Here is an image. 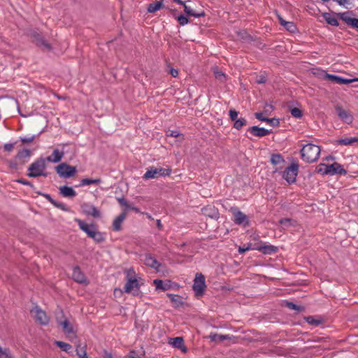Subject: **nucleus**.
I'll use <instances>...</instances> for the list:
<instances>
[{
	"mask_svg": "<svg viewBox=\"0 0 358 358\" xmlns=\"http://www.w3.org/2000/svg\"><path fill=\"white\" fill-rule=\"evenodd\" d=\"M336 111L339 118L347 124H351L353 121V116L348 111L344 110L341 106L336 107Z\"/></svg>",
	"mask_w": 358,
	"mask_h": 358,
	"instance_id": "nucleus-15",
	"label": "nucleus"
},
{
	"mask_svg": "<svg viewBox=\"0 0 358 358\" xmlns=\"http://www.w3.org/2000/svg\"><path fill=\"white\" fill-rule=\"evenodd\" d=\"M305 320L309 324H311V325H313L315 327L320 325L322 322V320L321 319H316L313 316H308V317H305Z\"/></svg>",
	"mask_w": 358,
	"mask_h": 358,
	"instance_id": "nucleus-37",
	"label": "nucleus"
},
{
	"mask_svg": "<svg viewBox=\"0 0 358 358\" xmlns=\"http://www.w3.org/2000/svg\"><path fill=\"white\" fill-rule=\"evenodd\" d=\"M327 166L325 164H320L317 169V172L322 175H329V170Z\"/></svg>",
	"mask_w": 358,
	"mask_h": 358,
	"instance_id": "nucleus-40",
	"label": "nucleus"
},
{
	"mask_svg": "<svg viewBox=\"0 0 358 358\" xmlns=\"http://www.w3.org/2000/svg\"><path fill=\"white\" fill-rule=\"evenodd\" d=\"M52 204L54 206H55V207H57V208H59V209H61L62 210H64V211L67 210L66 206L64 203H62V202H59V201H57L54 200L53 202L52 203Z\"/></svg>",
	"mask_w": 358,
	"mask_h": 358,
	"instance_id": "nucleus-46",
	"label": "nucleus"
},
{
	"mask_svg": "<svg viewBox=\"0 0 358 358\" xmlns=\"http://www.w3.org/2000/svg\"><path fill=\"white\" fill-rule=\"evenodd\" d=\"M230 211L233 214V221L236 224L248 227L250 224L249 217L237 207H231Z\"/></svg>",
	"mask_w": 358,
	"mask_h": 358,
	"instance_id": "nucleus-6",
	"label": "nucleus"
},
{
	"mask_svg": "<svg viewBox=\"0 0 358 358\" xmlns=\"http://www.w3.org/2000/svg\"><path fill=\"white\" fill-rule=\"evenodd\" d=\"M290 113L293 117H296V118H300L303 115L301 110H300L298 108H292L290 110Z\"/></svg>",
	"mask_w": 358,
	"mask_h": 358,
	"instance_id": "nucleus-42",
	"label": "nucleus"
},
{
	"mask_svg": "<svg viewBox=\"0 0 358 358\" xmlns=\"http://www.w3.org/2000/svg\"><path fill=\"white\" fill-rule=\"evenodd\" d=\"M287 306L292 310H299L300 307H299L297 305L294 304L292 302H287Z\"/></svg>",
	"mask_w": 358,
	"mask_h": 358,
	"instance_id": "nucleus-54",
	"label": "nucleus"
},
{
	"mask_svg": "<svg viewBox=\"0 0 358 358\" xmlns=\"http://www.w3.org/2000/svg\"><path fill=\"white\" fill-rule=\"evenodd\" d=\"M163 6V0L155 1L148 6L147 10L148 13H153L162 8Z\"/></svg>",
	"mask_w": 358,
	"mask_h": 358,
	"instance_id": "nucleus-27",
	"label": "nucleus"
},
{
	"mask_svg": "<svg viewBox=\"0 0 358 358\" xmlns=\"http://www.w3.org/2000/svg\"><path fill=\"white\" fill-rule=\"evenodd\" d=\"M90 238H92L96 243H100L105 241V236L103 233L100 232L97 230L93 231L92 234H90Z\"/></svg>",
	"mask_w": 358,
	"mask_h": 358,
	"instance_id": "nucleus-30",
	"label": "nucleus"
},
{
	"mask_svg": "<svg viewBox=\"0 0 358 358\" xmlns=\"http://www.w3.org/2000/svg\"><path fill=\"white\" fill-rule=\"evenodd\" d=\"M255 116L257 119H258L260 121H264V120H267V117H264L263 116V114L262 113H255Z\"/></svg>",
	"mask_w": 358,
	"mask_h": 358,
	"instance_id": "nucleus-53",
	"label": "nucleus"
},
{
	"mask_svg": "<svg viewBox=\"0 0 358 358\" xmlns=\"http://www.w3.org/2000/svg\"><path fill=\"white\" fill-rule=\"evenodd\" d=\"M324 79L330 80L331 82L340 84V85H348L355 81H358V78L354 79H348L344 78L336 75L329 74L327 73H324Z\"/></svg>",
	"mask_w": 358,
	"mask_h": 358,
	"instance_id": "nucleus-11",
	"label": "nucleus"
},
{
	"mask_svg": "<svg viewBox=\"0 0 358 358\" xmlns=\"http://www.w3.org/2000/svg\"><path fill=\"white\" fill-rule=\"evenodd\" d=\"M248 131L254 136L263 137L272 133V130H268L263 127L252 126L248 129Z\"/></svg>",
	"mask_w": 358,
	"mask_h": 358,
	"instance_id": "nucleus-17",
	"label": "nucleus"
},
{
	"mask_svg": "<svg viewBox=\"0 0 358 358\" xmlns=\"http://www.w3.org/2000/svg\"><path fill=\"white\" fill-rule=\"evenodd\" d=\"M358 143V137H346L336 141V143L341 145H351Z\"/></svg>",
	"mask_w": 358,
	"mask_h": 358,
	"instance_id": "nucleus-28",
	"label": "nucleus"
},
{
	"mask_svg": "<svg viewBox=\"0 0 358 358\" xmlns=\"http://www.w3.org/2000/svg\"><path fill=\"white\" fill-rule=\"evenodd\" d=\"M31 313L34 315V318L36 322L42 325H47L49 322V317L46 313L39 306H36L31 310Z\"/></svg>",
	"mask_w": 358,
	"mask_h": 358,
	"instance_id": "nucleus-9",
	"label": "nucleus"
},
{
	"mask_svg": "<svg viewBox=\"0 0 358 358\" xmlns=\"http://www.w3.org/2000/svg\"><path fill=\"white\" fill-rule=\"evenodd\" d=\"M83 213L87 215H91L93 217H100L101 212L94 206L85 203L81 206Z\"/></svg>",
	"mask_w": 358,
	"mask_h": 358,
	"instance_id": "nucleus-13",
	"label": "nucleus"
},
{
	"mask_svg": "<svg viewBox=\"0 0 358 358\" xmlns=\"http://www.w3.org/2000/svg\"><path fill=\"white\" fill-rule=\"evenodd\" d=\"M279 21L281 25H284V22H286L284 19H282L281 17H279Z\"/></svg>",
	"mask_w": 358,
	"mask_h": 358,
	"instance_id": "nucleus-64",
	"label": "nucleus"
},
{
	"mask_svg": "<svg viewBox=\"0 0 358 358\" xmlns=\"http://www.w3.org/2000/svg\"><path fill=\"white\" fill-rule=\"evenodd\" d=\"M291 219H289V218H283V219H281L279 222L280 224L283 225V226H286V227H288L290 225V222H291Z\"/></svg>",
	"mask_w": 358,
	"mask_h": 358,
	"instance_id": "nucleus-50",
	"label": "nucleus"
},
{
	"mask_svg": "<svg viewBox=\"0 0 358 358\" xmlns=\"http://www.w3.org/2000/svg\"><path fill=\"white\" fill-rule=\"evenodd\" d=\"M341 19L343 20L347 24L350 25L354 28L358 29V18H352L348 16V13H343L339 14Z\"/></svg>",
	"mask_w": 358,
	"mask_h": 358,
	"instance_id": "nucleus-22",
	"label": "nucleus"
},
{
	"mask_svg": "<svg viewBox=\"0 0 358 358\" xmlns=\"http://www.w3.org/2000/svg\"><path fill=\"white\" fill-rule=\"evenodd\" d=\"M271 162L273 165H278L285 162V160L281 155L273 154L271 157Z\"/></svg>",
	"mask_w": 358,
	"mask_h": 358,
	"instance_id": "nucleus-33",
	"label": "nucleus"
},
{
	"mask_svg": "<svg viewBox=\"0 0 358 358\" xmlns=\"http://www.w3.org/2000/svg\"><path fill=\"white\" fill-rule=\"evenodd\" d=\"M265 255H271L278 252V248L272 245L263 244L256 248Z\"/></svg>",
	"mask_w": 358,
	"mask_h": 358,
	"instance_id": "nucleus-24",
	"label": "nucleus"
},
{
	"mask_svg": "<svg viewBox=\"0 0 358 358\" xmlns=\"http://www.w3.org/2000/svg\"><path fill=\"white\" fill-rule=\"evenodd\" d=\"M38 194L42 195L43 197H45L50 203H52L54 199L52 198V196L48 194H42L41 192H38Z\"/></svg>",
	"mask_w": 358,
	"mask_h": 358,
	"instance_id": "nucleus-55",
	"label": "nucleus"
},
{
	"mask_svg": "<svg viewBox=\"0 0 358 358\" xmlns=\"http://www.w3.org/2000/svg\"><path fill=\"white\" fill-rule=\"evenodd\" d=\"M327 166L328 169L329 170V176H333L335 174L345 175L347 173L346 170L344 169L342 166L337 162H334V164L328 165Z\"/></svg>",
	"mask_w": 358,
	"mask_h": 358,
	"instance_id": "nucleus-18",
	"label": "nucleus"
},
{
	"mask_svg": "<svg viewBox=\"0 0 358 358\" xmlns=\"http://www.w3.org/2000/svg\"><path fill=\"white\" fill-rule=\"evenodd\" d=\"M103 358H114L112 353L107 350H103Z\"/></svg>",
	"mask_w": 358,
	"mask_h": 358,
	"instance_id": "nucleus-57",
	"label": "nucleus"
},
{
	"mask_svg": "<svg viewBox=\"0 0 358 358\" xmlns=\"http://www.w3.org/2000/svg\"><path fill=\"white\" fill-rule=\"evenodd\" d=\"M75 222L78 223L80 229L87 234L88 237H90V234L96 229V226L95 224H88L85 221L78 218L75 219Z\"/></svg>",
	"mask_w": 358,
	"mask_h": 358,
	"instance_id": "nucleus-16",
	"label": "nucleus"
},
{
	"mask_svg": "<svg viewBox=\"0 0 358 358\" xmlns=\"http://www.w3.org/2000/svg\"><path fill=\"white\" fill-rule=\"evenodd\" d=\"M31 155V151L28 149H23L18 152L15 158L17 159H24L29 157Z\"/></svg>",
	"mask_w": 358,
	"mask_h": 358,
	"instance_id": "nucleus-36",
	"label": "nucleus"
},
{
	"mask_svg": "<svg viewBox=\"0 0 358 358\" xmlns=\"http://www.w3.org/2000/svg\"><path fill=\"white\" fill-rule=\"evenodd\" d=\"M59 190V194L64 197L73 198L76 196V191L71 187L66 185L61 186Z\"/></svg>",
	"mask_w": 358,
	"mask_h": 358,
	"instance_id": "nucleus-21",
	"label": "nucleus"
},
{
	"mask_svg": "<svg viewBox=\"0 0 358 358\" xmlns=\"http://www.w3.org/2000/svg\"><path fill=\"white\" fill-rule=\"evenodd\" d=\"M229 117H230L231 120L233 121L234 122H235V121H236V120L239 119V118H238V112H237L236 110H235L234 109L229 110Z\"/></svg>",
	"mask_w": 358,
	"mask_h": 358,
	"instance_id": "nucleus-43",
	"label": "nucleus"
},
{
	"mask_svg": "<svg viewBox=\"0 0 358 358\" xmlns=\"http://www.w3.org/2000/svg\"><path fill=\"white\" fill-rule=\"evenodd\" d=\"M62 317H64V319L62 320L61 318L57 317V322L58 324L62 327V330L65 334H66L68 336L73 334L74 331H73V325L70 323V322L69 321V320L67 318H65L64 317L62 312Z\"/></svg>",
	"mask_w": 358,
	"mask_h": 358,
	"instance_id": "nucleus-12",
	"label": "nucleus"
},
{
	"mask_svg": "<svg viewBox=\"0 0 358 358\" xmlns=\"http://www.w3.org/2000/svg\"><path fill=\"white\" fill-rule=\"evenodd\" d=\"M117 201L120 203V205L129 208L128 203L124 198H118Z\"/></svg>",
	"mask_w": 358,
	"mask_h": 358,
	"instance_id": "nucleus-52",
	"label": "nucleus"
},
{
	"mask_svg": "<svg viewBox=\"0 0 358 358\" xmlns=\"http://www.w3.org/2000/svg\"><path fill=\"white\" fill-rule=\"evenodd\" d=\"M0 358H13L8 349H2L0 351Z\"/></svg>",
	"mask_w": 358,
	"mask_h": 358,
	"instance_id": "nucleus-44",
	"label": "nucleus"
},
{
	"mask_svg": "<svg viewBox=\"0 0 358 358\" xmlns=\"http://www.w3.org/2000/svg\"><path fill=\"white\" fill-rule=\"evenodd\" d=\"M206 288V285L205 276L201 273H196L192 286L195 295L197 297L203 296Z\"/></svg>",
	"mask_w": 358,
	"mask_h": 358,
	"instance_id": "nucleus-4",
	"label": "nucleus"
},
{
	"mask_svg": "<svg viewBox=\"0 0 358 358\" xmlns=\"http://www.w3.org/2000/svg\"><path fill=\"white\" fill-rule=\"evenodd\" d=\"M134 274L135 272L132 268L127 271V282L124 287V292L126 293L133 292V295L136 296L139 292L140 285L137 279L133 278Z\"/></svg>",
	"mask_w": 358,
	"mask_h": 358,
	"instance_id": "nucleus-3",
	"label": "nucleus"
},
{
	"mask_svg": "<svg viewBox=\"0 0 358 358\" xmlns=\"http://www.w3.org/2000/svg\"><path fill=\"white\" fill-rule=\"evenodd\" d=\"M55 345L59 347L62 351H64L66 352H70V350L72 348V346L67 343H64L63 341H55Z\"/></svg>",
	"mask_w": 358,
	"mask_h": 358,
	"instance_id": "nucleus-34",
	"label": "nucleus"
},
{
	"mask_svg": "<svg viewBox=\"0 0 358 358\" xmlns=\"http://www.w3.org/2000/svg\"><path fill=\"white\" fill-rule=\"evenodd\" d=\"M170 73H171V75L173 77L176 78V77H177V76H178V70H177V69H171L170 70Z\"/></svg>",
	"mask_w": 358,
	"mask_h": 358,
	"instance_id": "nucleus-60",
	"label": "nucleus"
},
{
	"mask_svg": "<svg viewBox=\"0 0 358 358\" xmlns=\"http://www.w3.org/2000/svg\"><path fill=\"white\" fill-rule=\"evenodd\" d=\"M157 227L159 229H162V222L160 221V220H157Z\"/></svg>",
	"mask_w": 358,
	"mask_h": 358,
	"instance_id": "nucleus-62",
	"label": "nucleus"
},
{
	"mask_svg": "<svg viewBox=\"0 0 358 358\" xmlns=\"http://www.w3.org/2000/svg\"><path fill=\"white\" fill-rule=\"evenodd\" d=\"M168 296L171 299L172 301H176V297H178V296L173 294H168Z\"/></svg>",
	"mask_w": 358,
	"mask_h": 358,
	"instance_id": "nucleus-63",
	"label": "nucleus"
},
{
	"mask_svg": "<svg viewBox=\"0 0 358 358\" xmlns=\"http://www.w3.org/2000/svg\"><path fill=\"white\" fill-rule=\"evenodd\" d=\"M170 280L164 282L163 280L159 279H156L153 282L157 289H162L163 291H166L170 287Z\"/></svg>",
	"mask_w": 358,
	"mask_h": 358,
	"instance_id": "nucleus-29",
	"label": "nucleus"
},
{
	"mask_svg": "<svg viewBox=\"0 0 358 358\" xmlns=\"http://www.w3.org/2000/svg\"><path fill=\"white\" fill-rule=\"evenodd\" d=\"M170 343L178 349L181 350L183 352H187V348L184 345V340L182 337H176L171 339Z\"/></svg>",
	"mask_w": 358,
	"mask_h": 358,
	"instance_id": "nucleus-25",
	"label": "nucleus"
},
{
	"mask_svg": "<svg viewBox=\"0 0 358 358\" xmlns=\"http://www.w3.org/2000/svg\"><path fill=\"white\" fill-rule=\"evenodd\" d=\"M321 148L320 146L308 143L301 150V159L308 163H313L317 161L320 157Z\"/></svg>",
	"mask_w": 358,
	"mask_h": 358,
	"instance_id": "nucleus-1",
	"label": "nucleus"
},
{
	"mask_svg": "<svg viewBox=\"0 0 358 358\" xmlns=\"http://www.w3.org/2000/svg\"><path fill=\"white\" fill-rule=\"evenodd\" d=\"M34 138H35L34 136H31L29 137H21L20 141L23 143H31L34 140Z\"/></svg>",
	"mask_w": 358,
	"mask_h": 358,
	"instance_id": "nucleus-49",
	"label": "nucleus"
},
{
	"mask_svg": "<svg viewBox=\"0 0 358 358\" xmlns=\"http://www.w3.org/2000/svg\"><path fill=\"white\" fill-rule=\"evenodd\" d=\"M184 7V11L188 16H193L195 17H204L206 13L203 10L200 12L194 10L191 6H187L184 2V4H182Z\"/></svg>",
	"mask_w": 358,
	"mask_h": 358,
	"instance_id": "nucleus-23",
	"label": "nucleus"
},
{
	"mask_svg": "<svg viewBox=\"0 0 358 358\" xmlns=\"http://www.w3.org/2000/svg\"><path fill=\"white\" fill-rule=\"evenodd\" d=\"M64 155V152L63 151L55 149L53 150L52 153L45 159L50 162L57 163L62 160Z\"/></svg>",
	"mask_w": 358,
	"mask_h": 358,
	"instance_id": "nucleus-20",
	"label": "nucleus"
},
{
	"mask_svg": "<svg viewBox=\"0 0 358 358\" xmlns=\"http://www.w3.org/2000/svg\"><path fill=\"white\" fill-rule=\"evenodd\" d=\"M264 122H266L269 123L273 127H277L279 125L280 122L278 119L276 118H268L267 120H264Z\"/></svg>",
	"mask_w": 358,
	"mask_h": 358,
	"instance_id": "nucleus-47",
	"label": "nucleus"
},
{
	"mask_svg": "<svg viewBox=\"0 0 358 358\" xmlns=\"http://www.w3.org/2000/svg\"><path fill=\"white\" fill-rule=\"evenodd\" d=\"M214 75L216 79L221 82H224L226 80V75L221 71L218 69L217 67L214 69Z\"/></svg>",
	"mask_w": 358,
	"mask_h": 358,
	"instance_id": "nucleus-39",
	"label": "nucleus"
},
{
	"mask_svg": "<svg viewBox=\"0 0 358 358\" xmlns=\"http://www.w3.org/2000/svg\"><path fill=\"white\" fill-rule=\"evenodd\" d=\"M171 173V169H164V168H155L150 167L148 171L145 173L143 176L144 180H148L152 178H157L160 176H169Z\"/></svg>",
	"mask_w": 358,
	"mask_h": 358,
	"instance_id": "nucleus-5",
	"label": "nucleus"
},
{
	"mask_svg": "<svg viewBox=\"0 0 358 358\" xmlns=\"http://www.w3.org/2000/svg\"><path fill=\"white\" fill-rule=\"evenodd\" d=\"M180 133L178 131H170L169 133L167 134L168 136L178 137L179 136Z\"/></svg>",
	"mask_w": 358,
	"mask_h": 358,
	"instance_id": "nucleus-58",
	"label": "nucleus"
},
{
	"mask_svg": "<svg viewBox=\"0 0 358 358\" xmlns=\"http://www.w3.org/2000/svg\"><path fill=\"white\" fill-rule=\"evenodd\" d=\"M129 358H141L138 356L137 352L135 350H131L128 355Z\"/></svg>",
	"mask_w": 358,
	"mask_h": 358,
	"instance_id": "nucleus-56",
	"label": "nucleus"
},
{
	"mask_svg": "<svg viewBox=\"0 0 358 358\" xmlns=\"http://www.w3.org/2000/svg\"><path fill=\"white\" fill-rule=\"evenodd\" d=\"M247 124V120L245 118L241 117L238 120H236L234 123V128L237 130H240L243 127Z\"/></svg>",
	"mask_w": 358,
	"mask_h": 358,
	"instance_id": "nucleus-38",
	"label": "nucleus"
},
{
	"mask_svg": "<svg viewBox=\"0 0 358 358\" xmlns=\"http://www.w3.org/2000/svg\"><path fill=\"white\" fill-rule=\"evenodd\" d=\"M177 20L179 22V24L181 25V26H184L187 24H188L189 22V20L187 17H185V15H179L178 17H177Z\"/></svg>",
	"mask_w": 358,
	"mask_h": 358,
	"instance_id": "nucleus-45",
	"label": "nucleus"
},
{
	"mask_svg": "<svg viewBox=\"0 0 358 358\" xmlns=\"http://www.w3.org/2000/svg\"><path fill=\"white\" fill-rule=\"evenodd\" d=\"M250 250V248L249 247H247V248H239L238 249V252L242 254V253H244L245 252L248 251Z\"/></svg>",
	"mask_w": 358,
	"mask_h": 358,
	"instance_id": "nucleus-61",
	"label": "nucleus"
},
{
	"mask_svg": "<svg viewBox=\"0 0 358 358\" xmlns=\"http://www.w3.org/2000/svg\"><path fill=\"white\" fill-rule=\"evenodd\" d=\"M16 181L18 183H20V184H22V185H28L30 187H31L32 189L35 188V186L31 182H29V181H28V180H27L25 179L20 178V179L17 180Z\"/></svg>",
	"mask_w": 358,
	"mask_h": 358,
	"instance_id": "nucleus-48",
	"label": "nucleus"
},
{
	"mask_svg": "<svg viewBox=\"0 0 358 358\" xmlns=\"http://www.w3.org/2000/svg\"><path fill=\"white\" fill-rule=\"evenodd\" d=\"M30 36L33 39V41L38 47H43L46 50H50L52 49L51 45L48 43L43 37V36L36 31H31Z\"/></svg>",
	"mask_w": 358,
	"mask_h": 358,
	"instance_id": "nucleus-10",
	"label": "nucleus"
},
{
	"mask_svg": "<svg viewBox=\"0 0 358 358\" xmlns=\"http://www.w3.org/2000/svg\"><path fill=\"white\" fill-rule=\"evenodd\" d=\"M334 1L336 2L340 6H345V4H348L350 0H333Z\"/></svg>",
	"mask_w": 358,
	"mask_h": 358,
	"instance_id": "nucleus-59",
	"label": "nucleus"
},
{
	"mask_svg": "<svg viewBox=\"0 0 358 358\" xmlns=\"http://www.w3.org/2000/svg\"><path fill=\"white\" fill-rule=\"evenodd\" d=\"M101 182V180L100 178L97 179H92V178H84L81 180L79 186H85V185H90L93 184H100Z\"/></svg>",
	"mask_w": 358,
	"mask_h": 358,
	"instance_id": "nucleus-32",
	"label": "nucleus"
},
{
	"mask_svg": "<svg viewBox=\"0 0 358 358\" xmlns=\"http://www.w3.org/2000/svg\"><path fill=\"white\" fill-rule=\"evenodd\" d=\"M144 263L146 266L159 271L161 264L151 255H145Z\"/></svg>",
	"mask_w": 358,
	"mask_h": 358,
	"instance_id": "nucleus-19",
	"label": "nucleus"
},
{
	"mask_svg": "<svg viewBox=\"0 0 358 358\" xmlns=\"http://www.w3.org/2000/svg\"><path fill=\"white\" fill-rule=\"evenodd\" d=\"M233 336H231L229 335H221L217 334H211L209 336L210 339L212 341H219L222 342L224 340H231Z\"/></svg>",
	"mask_w": 358,
	"mask_h": 358,
	"instance_id": "nucleus-31",
	"label": "nucleus"
},
{
	"mask_svg": "<svg viewBox=\"0 0 358 358\" xmlns=\"http://www.w3.org/2000/svg\"><path fill=\"white\" fill-rule=\"evenodd\" d=\"M73 279L80 284L88 283L87 279L83 272L81 271L78 266H76L73 269L72 273Z\"/></svg>",
	"mask_w": 358,
	"mask_h": 358,
	"instance_id": "nucleus-14",
	"label": "nucleus"
},
{
	"mask_svg": "<svg viewBox=\"0 0 358 358\" xmlns=\"http://www.w3.org/2000/svg\"><path fill=\"white\" fill-rule=\"evenodd\" d=\"M324 17L329 24H331L332 26H338L339 23L337 19L334 16H331L330 14L325 13L324 15Z\"/></svg>",
	"mask_w": 358,
	"mask_h": 358,
	"instance_id": "nucleus-35",
	"label": "nucleus"
},
{
	"mask_svg": "<svg viewBox=\"0 0 358 358\" xmlns=\"http://www.w3.org/2000/svg\"><path fill=\"white\" fill-rule=\"evenodd\" d=\"M57 174L64 178H69L73 176L77 170L76 166H71L66 163H62L55 168Z\"/></svg>",
	"mask_w": 358,
	"mask_h": 358,
	"instance_id": "nucleus-7",
	"label": "nucleus"
},
{
	"mask_svg": "<svg viewBox=\"0 0 358 358\" xmlns=\"http://www.w3.org/2000/svg\"><path fill=\"white\" fill-rule=\"evenodd\" d=\"M14 148V143H6L4 145L3 148L5 151L11 152Z\"/></svg>",
	"mask_w": 358,
	"mask_h": 358,
	"instance_id": "nucleus-51",
	"label": "nucleus"
},
{
	"mask_svg": "<svg viewBox=\"0 0 358 358\" xmlns=\"http://www.w3.org/2000/svg\"><path fill=\"white\" fill-rule=\"evenodd\" d=\"M46 166V160L43 157L38 158L29 165L27 176L29 178L47 177L48 173L45 172Z\"/></svg>",
	"mask_w": 358,
	"mask_h": 358,
	"instance_id": "nucleus-2",
	"label": "nucleus"
},
{
	"mask_svg": "<svg viewBox=\"0 0 358 358\" xmlns=\"http://www.w3.org/2000/svg\"><path fill=\"white\" fill-rule=\"evenodd\" d=\"M299 166L296 164H292L287 167L283 172L282 178L289 183L295 182L296 178L298 175Z\"/></svg>",
	"mask_w": 358,
	"mask_h": 358,
	"instance_id": "nucleus-8",
	"label": "nucleus"
},
{
	"mask_svg": "<svg viewBox=\"0 0 358 358\" xmlns=\"http://www.w3.org/2000/svg\"><path fill=\"white\" fill-rule=\"evenodd\" d=\"M283 27L289 31L294 33L296 31V27L292 22H284Z\"/></svg>",
	"mask_w": 358,
	"mask_h": 358,
	"instance_id": "nucleus-41",
	"label": "nucleus"
},
{
	"mask_svg": "<svg viewBox=\"0 0 358 358\" xmlns=\"http://www.w3.org/2000/svg\"><path fill=\"white\" fill-rule=\"evenodd\" d=\"M126 217V213L120 214L113 222V229L115 231L121 230V224Z\"/></svg>",
	"mask_w": 358,
	"mask_h": 358,
	"instance_id": "nucleus-26",
	"label": "nucleus"
}]
</instances>
